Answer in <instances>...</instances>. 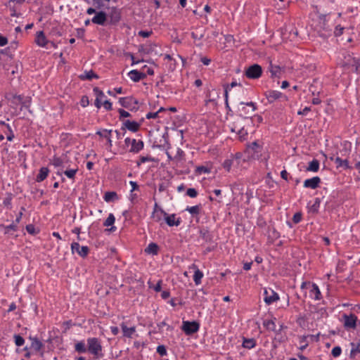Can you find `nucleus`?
<instances>
[{
    "mask_svg": "<svg viewBox=\"0 0 360 360\" xmlns=\"http://www.w3.org/2000/svg\"><path fill=\"white\" fill-rule=\"evenodd\" d=\"M88 352L94 356L95 359H100L103 356L102 352L103 347L101 340L97 338H89L86 340Z\"/></svg>",
    "mask_w": 360,
    "mask_h": 360,
    "instance_id": "obj_1",
    "label": "nucleus"
},
{
    "mask_svg": "<svg viewBox=\"0 0 360 360\" xmlns=\"http://www.w3.org/2000/svg\"><path fill=\"white\" fill-rule=\"evenodd\" d=\"M314 30L323 39H327L332 35V29L328 25L325 15L319 16V23L315 26Z\"/></svg>",
    "mask_w": 360,
    "mask_h": 360,
    "instance_id": "obj_2",
    "label": "nucleus"
},
{
    "mask_svg": "<svg viewBox=\"0 0 360 360\" xmlns=\"http://www.w3.org/2000/svg\"><path fill=\"white\" fill-rule=\"evenodd\" d=\"M200 328V324L198 322L188 321H183L182 326L181 327V330L185 333L187 335H191L195 333L198 332Z\"/></svg>",
    "mask_w": 360,
    "mask_h": 360,
    "instance_id": "obj_3",
    "label": "nucleus"
},
{
    "mask_svg": "<svg viewBox=\"0 0 360 360\" xmlns=\"http://www.w3.org/2000/svg\"><path fill=\"white\" fill-rule=\"evenodd\" d=\"M262 74V68L258 64H253L246 68L245 75L249 79H258Z\"/></svg>",
    "mask_w": 360,
    "mask_h": 360,
    "instance_id": "obj_4",
    "label": "nucleus"
},
{
    "mask_svg": "<svg viewBox=\"0 0 360 360\" xmlns=\"http://www.w3.org/2000/svg\"><path fill=\"white\" fill-rule=\"evenodd\" d=\"M121 9L112 7L108 15V25H116L121 20Z\"/></svg>",
    "mask_w": 360,
    "mask_h": 360,
    "instance_id": "obj_5",
    "label": "nucleus"
},
{
    "mask_svg": "<svg viewBox=\"0 0 360 360\" xmlns=\"http://www.w3.org/2000/svg\"><path fill=\"white\" fill-rule=\"evenodd\" d=\"M119 103L122 107L128 108L131 111H136L138 110V107L136 105L139 102L136 99H134L132 97L120 98L119 99Z\"/></svg>",
    "mask_w": 360,
    "mask_h": 360,
    "instance_id": "obj_6",
    "label": "nucleus"
},
{
    "mask_svg": "<svg viewBox=\"0 0 360 360\" xmlns=\"http://www.w3.org/2000/svg\"><path fill=\"white\" fill-rule=\"evenodd\" d=\"M125 145L129 146L131 145V148L129 149V152L137 153L141 151L144 146L143 141L141 140L136 141V139H131L130 138H127L124 140Z\"/></svg>",
    "mask_w": 360,
    "mask_h": 360,
    "instance_id": "obj_7",
    "label": "nucleus"
},
{
    "mask_svg": "<svg viewBox=\"0 0 360 360\" xmlns=\"http://www.w3.org/2000/svg\"><path fill=\"white\" fill-rule=\"evenodd\" d=\"M342 319L344 321V326L347 329H355L356 327V322L358 321L357 316L354 314H342Z\"/></svg>",
    "mask_w": 360,
    "mask_h": 360,
    "instance_id": "obj_8",
    "label": "nucleus"
},
{
    "mask_svg": "<svg viewBox=\"0 0 360 360\" xmlns=\"http://www.w3.org/2000/svg\"><path fill=\"white\" fill-rule=\"evenodd\" d=\"M91 22L99 25H108V15L105 11H101L96 13V15L91 19Z\"/></svg>",
    "mask_w": 360,
    "mask_h": 360,
    "instance_id": "obj_9",
    "label": "nucleus"
},
{
    "mask_svg": "<svg viewBox=\"0 0 360 360\" xmlns=\"http://www.w3.org/2000/svg\"><path fill=\"white\" fill-rule=\"evenodd\" d=\"M160 212H161V214H163V216L165 217V222L167 223V224L168 226H179V224L181 223V219H180V218H178L176 220H175V217H176L175 214H168L162 208H160Z\"/></svg>",
    "mask_w": 360,
    "mask_h": 360,
    "instance_id": "obj_10",
    "label": "nucleus"
},
{
    "mask_svg": "<svg viewBox=\"0 0 360 360\" xmlns=\"http://www.w3.org/2000/svg\"><path fill=\"white\" fill-rule=\"evenodd\" d=\"M264 300L268 305L279 300L278 295L271 289H265L264 292Z\"/></svg>",
    "mask_w": 360,
    "mask_h": 360,
    "instance_id": "obj_11",
    "label": "nucleus"
},
{
    "mask_svg": "<svg viewBox=\"0 0 360 360\" xmlns=\"http://www.w3.org/2000/svg\"><path fill=\"white\" fill-rule=\"evenodd\" d=\"M71 248L73 253L77 252L82 257H85L89 252V249L87 246H80V245L76 242L72 243Z\"/></svg>",
    "mask_w": 360,
    "mask_h": 360,
    "instance_id": "obj_12",
    "label": "nucleus"
},
{
    "mask_svg": "<svg viewBox=\"0 0 360 360\" xmlns=\"http://www.w3.org/2000/svg\"><path fill=\"white\" fill-rule=\"evenodd\" d=\"M139 128H140L139 123H138L136 121H130V120H127L123 122V125L121 127V130L126 131V129H127L128 130H129L132 132H136L137 131H139Z\"/></svg>",
    "mask_w": 360,
    "mask_h": 360,
    "instance_id": "obj_13",
    "label": "nucleus"
},
{
    "mask_svg": "<svg viewBox=\"0 0 360 360\" xmlns=\"http://www.w3.org/2000/svg\"><path fill=\"white\" fill-rule=\"evenodd\" d=\"M260 146L257 141L252 142L247 148L246 152L251 155L252 158H257L260 153Z\"/></svg>",
    "mask_w": 360,
    "mask_h": 360,
    "instance_id": "obj_14",
    "label": "nucleus"
},
{
    "mask_svg": "<svg viewBox=\"0 0 360 360\" xmlns=\"http://www.w3.org/2000/svg\"><path fill=\"white\" fill-rule=\"evenodd\" d=\"M266 97L269 103H273L275 101L285 96L280 91L269 90L266 92Z\"/></svg>",
    "mask_w": 360,
    "mask_h": 360,
    "instance_id": "obj_15",
    "label": "nucleus"
},
{
    "mask_svg": "<svg viewBox=\"0 0 360 360\" xmlns=\"http://www.w3.org/2000/svg\"><path fill=\"white\" fill-rule=\"evenodd\" d=\"M320 183L321 179L319 176H314L311 179H306L304 181V186L305 188L315 189L319 186Z\"/></svg>",
    "mask_w": 360,
    "mask_h": 360,
    "instance_id": "obj_16",
    "label": "nucleus"
},
{
    "mask_svg": "<svg viewBox=\"0 0 360 360\" xmlns=\"http://www.w3.org/2000/svg\"><path fill=\"white\" fill-rule=\"evenodd\" d=\"M128 75L130 77V79L135 82H138L146 77V75L145 73L139 72L136 70H131Z\"/></svg>",
    "mask_w": 360,
    "mask_h": 360,
    "instance_id": "obj_17",
    "label": "nucleus"
},
{
    "mask_svg": "<svg viewBox=\"0 0 360 360\" xmlns=\"http://www.w3.org/2000/svg\"><path fill=\"white\" fill-rule=\"evenodd\" d=\"M268 70L271 72V77L279 78L281 77L282 70L280 66L274 65L270 63Z\"/></svg>",
    "mask_w": 360,
    "mask_h": 360,
    "instance_id": "obj_18",
    "label": "nucleus"
},
{
    "mask_svg": "<svg viewBox=\"0 0 360 360\" xmlns=\"http://www.w3.org/2000/svg\"><path fill=\"white\" fill-rule=\"evenodd\" d=\"M35 41L37 44V45H39V46H41V47L46 46V45L49 42L46 40V38L45 34L43 31H39L37 33Z\"/></svg>",
    "mask_w": 360,
    "mask_h": 360,
    "instance_id": "obj_19",
    "label": "nucleus"
},
{
    "mask_svg": "<svg viewBox=\"0 0 360 360\" xmlns=\"http://www.w3.org/2000/svg\"><path fill=\"white\" fill-rule=\"evenodd\" d=\"M49 172V169L47 167H41L39 169V174L37 175L36 181H37V182L43 181L48 176Z\"/></svg>",
    "mask_w": 360,
    "mask_h": 360,
    "instance_id": "obj_20",
    "label": "nucleus"
},
{
    "mask_svg": "<svg viewBox=\"0 0 360 360\" xmlns=\"http://www.w3.org/2000/svg\"><path fill=\"white\" fill-rule=\"evenodd\" d=\"M30 340H32L30 349L36 352H39L44 346L42 342L37 338H30Z\"/></svg>",
    "mask_w": 360,
    "mask_h": 360,
    "instance_id": "obj_21",
    "label": "nucleus"
},
{
    "mask_svg": "<svg viewBox=\"0 0 360 360\" xmlns=\"http://www.w3.org/2000/svg\"><path fill=\"white\" fill-rule=\"evenodd\" d=\"M159 251V246L155 243H150L145 249V252L149 255H156Z\"/></svg>",
    "mask_w": 360,
    "mask_h": 360,
    "instance_id": "obj_22",
    "label": "nucleus"
},
{
    "mask_svg": "<svg viewBox=\"0 0 360 360\" xmlns=\"http://www.w3.org/2000/svg\"><path fill=\"white\" fill-rule=\"evenodd\" d=\"M115 218L113 214H110L108 217V218L105 219V221L103 223L104 226H110L111 227L108 229L110 231H115L116 230V227L113 226L112 224L115 223Z\"/></svg>",
    "mask_w": 360,
    "mask_h": 360,
    "instance_id": "obj_23",
    "label": "nucleus"
},
{
    "mask_svg": "<svg viewBox=\"0 0 360 360\" xmlns=\"http://www.w3.org/2000/svg\"><path fill=\"white\" fill-rule=\"evenodd\" d=\"M75 350L79 354L86 353L88 352L87 345L84 341L77 342L75 345Z\"/></svg>",
    "mask_w": 360,
    "mask_h": 360,
    "instance_id": "obj_24",
    "label": "nucleus"
},
{
    "mask_svg": "<svg viewBox=\"0 0 360 360\" xmlns=\"http://www.w3.org/2000/svg\"><path fill=\"white\" fill-rule=\"evenodd\" d=\"M122 330L123 332V335L125 337L131 338L132 335L135 333V327L128 328L124 323L121 324Z\"/></svg>",
    "mask_w": 360,
    "mask_h": 360,
    "instance_id": "obj_25",
    "label": "nucleus"
},
{
    "mask_svg": "<svg viewBox=\"0 0 360 360\" xmlns=\"http://www.w3.org/2000/svg\"><path fill=\"white\" fill-rule=\"evenodd\" d=\"M319 169V161L316 159H314L309 163L306 171L316 172Z\"/></svg>",
    "mask_w": 360,
    "mask_h": 360,
    "instance_id": "obj_26",
    "label": "nucleus"
},
{
    "mask_svg": "<svg viewBox=\"0 0 360 360\" xmlns=\"http://www.w3.org/2000/svg\"><path fill=\"white\" fill-rule=\"evenodd\" d=\"M79 78L82 80H91L93 78L98 79V75L96 74L93 70L86 71L84 75H79Z\"/></svg>",
    "mask_w": 360,
    "mask_h": 360,
    "instance_id": "obj_27",
    "label": "nucleus"
},
{
    "mask_svg": "<svg viewBox=\"0 0 360 360\" xmlns=\"http://www.w3.org/2000/svg\"><path fill=\"white\" fill-rule=\"evenodd\" d=\"M205 34V30L202 27H198L191 33V37L194 39H201Z\"/></svg>",
    "mask_w": 360,
    "mask_h": 360,
    "instance_id": "obj_28",
    "label": "nucleus"
},
{
    "mask_svg": "<svg viewBox=\"0 0 360 360\" xmlns=\"http://www.w3.org/2000/svg\"><path fill=\"white\" fill-rule=\"evenodd\" d=\"M311 295H314L315 300H321V294L320 290H319L318 285L315 283L311 284Z\"/></svg>",
    "mask_w": 360,
    "mask_h": 360,
    "instance_id": "obj_29",
    "label": "nucleus"
},
{
    "mask_svg": "<svg viewBox=\"0 0 360 360\" xmlns=\"http://www.w3.org/2000/svg\"><path fill=\"white\" fill-rule=\"evenodd\" d=\"M351 352H350V358H354L356 354L360 353V343L356 345L354 342L351 344Z\"/></svg>",
    "mask_w": 360,
    "mask_h": 360,
    "instance_id": "obj_30",
    "label": "nucleus"
},
{
    "mask_svg": "<svg viewBox=\"0 0 360 360\" xmlns=\"http://www.w3.org/2000/svg\"><path fill=\"white\" fill-rule=\"evenodd\" d=\"M255 340L253 338H244L243 342V347L249 349L253 348L255 346Z\"/></svg>",
    "mask_w": 360,
    "mask_h": 360,
    "instance_id": "obj_31",
    "label": "nucleus"
},
{
    "mask_svg": "<svg viewBox=\"0 0 360 360\" xmlns=\"http://www.w3.org/2000/svg\"><path fill=\"white\" fill-rule=\"evenodd\" d=\"M103 198L106 202H111L117 198V195L115 192L108 191L105 193Z\"/></svg>",
    "mask_w": 360,
    "mask_h": 360,
    "instance_id": "obj_32",
    "label": "nucleus"
},
{
    "mask_svg": "<svg viewBox=\"0 0 360 360\" xmlns=\"http://www.w3.org/2000/svg\"><path fill=\"white\" fill-rule=\"evenodd\" d=\"M201 205H195L193 207H187L186 211H188L192 215H196L200 213Z\"/></svg>",
    "mask_w": 360,
    "mask_h": 360,
    "instance_id": "obj_33",
    "label": "nucleus"
},
{
    "mask_svg": "<svg viewBox=\"0 0 360 360\" xmlns=\"http://www.w3.org/2000/svg\"><path fill=\"white\" fill-rule=\"evenodd\" d=\"M264 326L270 330L276 331V324L274 321L268 320L264 322Z\"/></svg>",
    "mask_w": 360,
    "mask_h": 360,
    "instance_id": "obj_34",
    "label": "nucleus"
},
{
    "mask_svg": "<svg viewBox=\"0 0 360 360\" xmlns=\"http://www.w3.org/2000/svg\"><path fill=\"white\" fill-rule=\"evenodd\" d=\"M103 132H105L104 137L107 139V144L108 148H110L112 147V140L110 139V134L112 133L111 129H103Z\"/></svg>",
    "mask_w": 360,
    "mask_h": 360,
    "instance_id": "obj_35",
    "label": "nucleus"
},
{
    "mask_svg": "<svg viewBox=\"0 0 360 360\" xmlns=\"http://www.w3.org/2000/svg\"><path fill=\"white\" fill-rule=\"evenodd\" d=\"M193 280L196 285H199L201 283V279L203 277L202 271H194Z\"/></svg>",
    "mask_w": 360,
    "mask_h": 360,
    "instance_id": "obj_36",
    "label": "nucleus"
},
{
    "mask_svg": "<svg viewBox=\"0 0 360 360\" xmlns=\"http://www.w3.org/2000/svg\"><path fill=\"white\" fill-rule=\"evenodd\" d=\"M13 338L15 340V343L17 346L20 347L24 345L25 340L21 335L18 334H15Z\"/></svg>",
    "mask_w": 360,
    "mask_h": 360,
    "instance_id": "obj_37",
    "label": "nucleus"
},
{
    "mask_svg": "<svg viewBox=\"0 0 360 360\" xmlns=\"http://www.w3.org/2000/svg\"><path fill=\"white\" fill-rule=\"evenodd\" d=\"M321 200L319 198H316L314 204L311 205L310 210L314 213L318 212V209L320 206Z\"/></svg>",
    "mask_w": 360,
    "mask_h": 360,
    "instance_id": "obj_38",
    "label": "nucleus"
},
{
    "mask_svg": "<svg viewBox=\"0 0 360 360\" xmlns=\"http://www.w3.org/2000/svg\"><path fill=\"white\" fill-rule=\"evenodd\" d=\"M77 169H67L64 172V174L70 179H74L77 172Z\"/></svg>",
    "mask_w": 360,
    "mask_h": 360,
    "instance_id": "obj_39",
    "label": "nucleus"
},
{
    "mask_svg": "<svg viewBox=\"0 0 360 360\" xmlns=\"http://www.w3.org/2000/svg\"><path fill=\"white\" fill-rule=\"evenodd\" d=\"M139 51V52H142L146 54H149L150 52L153 51V46L151 45L148 46H141Z\"/></svg>",
    "mask_w": 360,
    "mask_h": 360,
    "instance_id": "obj_40",
    "label": "nucleus"
},
{
    "mask_svg": "<svg viewBox=\"0 0 360 360\" xmlns=\"http://www.w3.org/2000/svg\"><path fill=\"white\" fill-rule=\"evenodd\" d=\"M154 158L150 156H141L139 159V162H137V165L139 166L141 163H144L148 161H153Z\"/></svg>",
    "mask_w": 360,
    "mask_h": 360,
    "instance_id": "obj_41",
    "label": "nucleus"
},
{
    "mask_svg": "<svg viewBox=\"0 0 360 360\" xmlns=\"http://www.w3.org/2000/svg\"><path fill=\"white\" fill-rule=\"evenodd\" d=\"M342 352L341 347L339 346H336L333 347V349L331 351V354L334 357H338Z\"/></svg>",
    "mask_w": 360,
    "mask_h": 360,
    "instance_id": "obj_42",
    "label": "nucleus"
},
{
    "mask_svg": "<svg viewBox=\"0 0 360 360\" xmlns=\"http://www.w3.org/2000/svg\"><path fill=\"white\" fill-rule=\"evenodd\" d=\"M186 194L191 198H195L198 195L197 191L193 188L187 189Z\"/></svg>",
    "mask_w": 360,
    "mask_h": 360,
    "instance_id": "obj_43",
    "label": "nucleus"
},
{
    "mask_svg": "<svg viewBox=\"0 0 360 360\" xmlns=\"http://www.w3.org/2000/svg\"><path fill=\"white\" fill-rule=\"evenodd\" d=\"M233 162V160H226L223 163V167L226 171H229L231 165Z\"/></svg>",
    "mask_w": 360,
    "mask_h": 360,
    "instance_id": "obj_44",
    "label": "nucleus"
},
{
    "mask_svg": "<svg viewBox=\"0 0 360 360\" xmlns=\"http://www.w3.org/2000/svg\"><path fill=\"white\" fill-rule=\"evenodd\" d=\"M157 352L161 355V356H165L167 354V349H166V347L164 346V345H159L158 347H157Z\"/></svg>",
    "mask_w": 360,
    "mask_h": 360,
    "instance_id": "obj_45",
    "label": "nucleus"
},
{
    "mask_svg": "<svg viewBox=\"0 0 360 360\" xmlns=\"http://www.w3.org/2000/svg\"><path fill=\"white\" fill-rule=\"evenodd\" d=\"M161 283L162 281H159L155 286H153L152 283L150 281H148L149 288H153L156 292H160L161 290Z\"/></svg>",
    "mask_w": 360,
    "mask_h": 360,
    "instance_id": "obj_46",
    "label": "nucleus"
},
{
    "mask_svg": "<svg viewBox=\"0 0 360 360\" xmlns=\"http://www.w3.org/2000/svg\"><path fill=\"white\" fill-rule=\"evenodd\" d=\"M16 227H17L16 225H15L14 224H10L9 226H5L3 224L0 225V228H4L6 229L5 233H7L9 230L15 231Z\"/></svg>",
    "mask_w": 360,
    "mask_h": 360,
    "instance_id": "obj_47",
    "label": "nucleus"
},
{
    "mask_svg": "<svg viewBox=\"0 0 360 360\" xmlns=\"http://www.w3.org/2000/svg\"><path fill=\"white\" fill-rule=\"evenodd\" d=\"M80 104L82 107H86L89 104V100L88 96H83L81 98Z\"/></svg>",
    "mask_w": 360,
    "mask_h": 360,
    "instance_id": "obj_48",
    "label": "nucleus"
},
{
    "mask_svg": "<svg viewBox=\"0 0 360 360\" xmlns=\"http://www.w3.org/2000/svg\"><path fill=\"white\" fill-rule=\"evenodd\" d=\"M302 220V213L297 212L293 215L292 221L295 224L299 223Z\"/></svg>",
    "mask_w": 360,
    "mask_h": 360,
    "instance_id": "obj_49",
    "label": "nucleus"
},
{
    "mask_svg": "<svg viewBox=\"0 0 360 360\" xmlns=\"http://www.w3.org/2000/svg\"><path fill=\"white\" fill-rule=\"evenodd\" d=\"M22 100H23V96L22 95H13V99H12V103L17 105L18 104L17 101L20 103V102H22Z\"/></svg>",
    "mask_w": 360,
    "mask_h": 360,
    "instance_id": "obj_50",
    "label": "nucleus"
},
{
    "mask_svg": "<svg viewBox=\"0 0 360 360\" xmlns=\"http://www.w3.org/2000/svg\"><path fill=\"white\" fill-rule=\"evenodd\" d=\"M344 30L343 27H341L340 25H337L335 27V30L334 31V34L336 37L340 36L342 34V30Z\"/></svg>",
    "mask_w": 360,
    "mask_h": 360,
    "instance_id": "obj_51",
    "label": "nucleus"
},
{
    "mask_svg": "<svg viewBox=\"0 0 360 360\" xmlns=\"http://www.w3.org/2000/svg\"><path fill=\"white\" fill-rule=\"evenodd\" d=\"M26 230L27 231L30 233V234H35L36 233V231H35V227L33 224H28L26 226Z\"/></svg>",
    "mask_w": 360,
    "mask_h": 360,
    "instance_id": "obj_52",
    "label": "nucleus"
},
{
    "mask_svg": "<svg viewBox=\"0 0 360 360\" xmlns=\"http://www.w3.org/2000/svg\"><path fill=\"white\" fill-rule=\"evenodd\" d=\"M152 34V31L141 30L139 32V35L142 37H148Z\"/></svg>",
    "mask_w": 360,
    "mask_h": 360,
    "instance_id": "obj_53",
    "label": "nucleus"
},
{
    "mask_svg": "<svg viewBox=\"0 0 360 360\" xmlns=\"http://www.w3.org/2000/svg\"><path fill=\"white\" fill-rule=\"evenodd\" d=\"M118 112L120 113V119L122 118V117H128L130 116V114L129 112L123 110V109H119L118 110Z\"/></svg>",
    "mask_w": 360,
    "mask_h": 360,
    "instance_id": "obj_54",
    "label": "nucleus"
},
{
    "mask_svg": "<svg viewBox=\"0 0 360 360\" xmlns=\"http://www.w3.org/2000/svg\"><path fill=\"white\" fill-rule=\"evenodd\" d=\"M6 128L8 129V130L9 131V134L7 136V140L11 141L13 139L14 134H13V132L11 127L9 126V124L6 125Z\"/></svg>",
    "mask_w": 360,
    "mask_h": 360,
    "instance_id": "obj_55",
    "label": "nucleus"
},
{
    "mask_svg": "<svg viewBox=\"0 0 360 360\" xmlns=\"http://www.w3.org/2000/svg\"><path fill=\"white\" fill-rule=\"evenodd\" d=\"M0 53L6 55V56H9L10 58H12V54L11 53V47H7L4 49L1 50Z\"/></svg>",
    "mask_w": 360,
    "mask_h": 360,
    "instance_id": "obj_56",
    "label": "nucleus"
},
{
    "mask_svg": "<svg viewBox=\"0 0 360 360\" xmlns=\"http://www.w3.org/2000/svg\"><path fill=\"white\" fill-rule=\"evenodd\" d=\"M94 92L95 93L96 98H100L101 97L104 96L103 92L101 90H100L98 87L94 88Z\"/></svg>",
    "mask_w": 360,
    "mask_h": 360,
    "instance_id": "obj_57",
    "label": "nucleus"
},
{
    "mask_svg": "<svg viewBox=\"0 0 360 360\" xmlns=\"http://www.w3.org/2000/svg\"><path fill=\"white\" fill-rule=\"evenodd\" d=\"M162 215H163L162 214H161V212H160V214L158 212H153V215H152V217L156 221H160L162 219Z\"/></svg>",
    "mask_w": 360,
    "mask_h": 360,
    "instance_id": "obj_58",
    "label": "nucleus"
},
{
    "mask_svg": "<svg viewBox=\"0 0 360 360\" xmlns=\"http://www.w3.org/2000/svg\"><path fill=\"white\" fill-rule=\"evenodd\" d=\"M8 44V39L0 34V46H4Z\"/></svg>",
    "mask_w": 360,
    "mask_h": 360,
    "instance_id": "obj_59",
    "label": "nucleus"
},
{
    "mask_svg": "<svg viewBox=\"0 0 360 360\" xmlns=\"http://www.w3.org/2000/svg\"><path fill=\"white\" fill-rule=\"evenodd\" d=\"M158 112H148L146 117L147 119H155V118L158 117Z\"/></svg>",
    "mask_w": 360,
    "mask_h": 360,
    "instance_id": "obj_60",
    "label": "nucleus"
},
{
    "mask_svg": "<svg viewBox=\"0 0 360 360\" xmlns=\"http://www.w3.org/2000/svg\"><path fill=\"white\" fill-rule=\"evenodd\" d=\"M103 106L107 110H110L112 109V103L108 100L104 101Z\"/></svg>",
    "mask_w": 360,
    "mask_h": 360,
    "instance_id": "obj_61",
    "label": "nucleus"
},
{
    "mask_svg": "<svg viewBox=\"0 0 360 360\" xmlns=\"http://www.w3.org/2000/svg\"><path fill=\"white\" fill-rule=\"evenodd\" d=\"M253 264V262H247L244 263L243 270H250L251 269L252 265Z\"/></svg>",
    "mask_w": 360,
    "mask_h": 360,
    "instance_id": "obj_62",
    "label": "nucleus"
},
{
    "mask_svg": "<svg viewBox=\"0 0 360 360\" xmlns=\"http://www.w3.org/2000/svg\"><path fill=\"white\" fill-rule=\"evenodd\" d=\"M238 134L240 136V137L242 138L246 136L248 134V132L246 130L244 129V128H241L238 130Z\"/></svg>",
    "mask_w": 360,
    "mask_h": 360,
    "instance_id": "obj_63",
    "label": "nucleus"
},
{
    "mask_svg": "<svg viewBox=\"0 0 360 360\" xmlns=\"http://www.w3.org/2000/svg\"><path fill=\"white\" fill-rule=\"evenodd\" d=\"M63 164V161L60 158H55L53 160V165L56 166V167H60Z\"/></svg>",
    "mask_w": 360,
    "mask_h": 360,
    "instance_id": "obj_64",
    "label": "nucleus"
}]
</instances>
